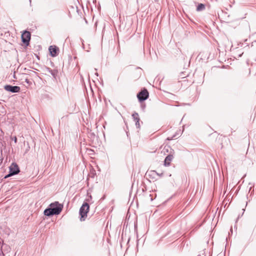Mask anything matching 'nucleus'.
Instances as JSON below:
<instances>
[{"label":"nucleus","mask_w":256,"mask_h":256,"mask_svg":"<svg viewBox=\"0 0 256 256\" xmlns=\"http://www.w3.org/2000/svg\"><path fill=\"white\" fill-rule=\"evenodd\" d=\"M164 149H166V150H168V147H167V148H166V146H165V147H164Z\"/></svg>","instance_id":"15"},{"label":"nucleus","mask_w":256,"mask_h":256,"mask_svg":"<svg viewBox=\"0 0 256 256\" xmlns=\"http://www.w3.org/2000/svg\"><path fill=\"white\" fill-rule=\"evenodd\" d=\"M14 141L15 143H16V142H17V138H16V137H14Z\"/></svg>","instance_id":"14"},{"label":"nucleus","mask_w":256,"mask_h":256,"mask_svg":"<svg viewBox=\"0 0 256 256\" xmlns=\"http://www.w3.org/2000/svg\"><path fill=\"white\" fill-rule=\"evenodd\" d=\"M132 116L134 120L136 122V126L138 128H139L140 126V123H139L140 119L139 118L138 114L137 112H134L132 114Z\"/></svg>","instance_id":"7"},{"label":"nucleus","mask_w":256,"mask_h":256,"mask_svg":"<svg viewBox=\"0 0 256 256\" xmlns=\"http://www.w3.org/2000/svg\"><path fill=\"white\" fill-rule=\"evenodd\" d=\"M174 156L172 154H168L166 156L164 161V165L165 166H169Z\"/></svg>","instance_id":"8"},{"label":"nucleus","mask_w":256,"mask_h":256,"mask_svg":"<svg viewBox=\"0 0 256 256\" xmlns=\"http://www.w3.org/2000/svg\"><path fill=\"white\" fill-rule=\"evenodd\" d=\"M4 88L5 90L12 92H18L20 91V87L18 86H12L10 85H6L4 86Z\"/></svg>","instance_id":"6"},{"label":"nucleus","mask_w":256,"mask_h":256,"mask_svg":"<svg viewBox=\"0 0 256 256\" xmlns=\"http://www.w3.org/2000/svg\"><path fill=\"white\" fill-rule=\"evenodd\" d=\"M20 170L18 167V166L15 163H12L10 166L9 174L8 175L6 176L4 178H7L13 175L16 174H18Z\"/></svg>","instance_id":"3"},{"label":"nucleus","mask_w":256,"mask_h":256,"mask_svg":"<svg viewBox=\"0 0 256 256\" xmlns=\"http://www.w3.org/2000/svg\"><path fill=\"white\" fill-rule=\"evenodd\" d=\"M137 97L140 102L145 100L148 97V92L146 89H144L138 94Z\"/></svg>","instance_id":"4"},{"label":"nucleus","mask_w":256,"mask_h":256,"mask_svg":"<svg viewBox=\"0 0 256 256\" xmlns=\"http://www.w3.org/2000/svg\"><path fill=\"white\" fill-rule=\"evenodd\" d=\"M44 214L46 216H50L54 214L50 208L46 209L44 210Z\"/></svg>","instance_id":"10"},{"label":"nucleus","mask_w":256,"mask_h":256,"mask_svg":"<svg viewBox=\"0 0 256 256\" xmlns=\"http://www.w3.org/2000/svg\"><path fill=\"white\" fill-rule=\"evenodd\" d=\"M89 205L88 203L83 204L80 209V220L84 221L87 216V213L89 210Z\"/></svg>","instance_id":"1"},{"label":"nucleus","mask_w":256,"mask_h":256,"mask_svg":"<svg viewBox=\"0 0 256 256\" xmlns=\"http://www.w3.org/2000/svg\"><path fill=\"white\" fill-rule=\"evenodd\" d=\"M96 76H98V74L97 72L96 73Z\"/></svg>","instance_id":"17"},{"label":"nucleus","mask_w":256,"mask_h":256,"mask_svg":"<svg viewBox=\"0 0 256 256\" xmlns=\"http://www.w3.org/2000/svg\"><path fill=\"white\" fill-rule=\"evenodd\" d=\"M50 207L52 210L54 214H59L61 212L62 208V206L57 202L52 203L50 205Z\"/></svg>","instance_id":"2"},{"label":"nucleus","mask_w":256,"mask_h":256,"mask_svg":"<svg viewBox=\"0 0 256 256\" xmlns=\"http://www.w3.org/2000/svg\"><path fill=\"white\" fill-rule=\"evenodd\" d=\"M26 82H27V83H28V81L27 79L26 80Z\"/></svg>","instance_id":"16"},{"label":"nucleus","mask_w":256,"mask_h":256,"mask_svg":"<svg viewBox=\"0 0 256 256\" xmlns=\"http://www.w3.org/2000/svg\"><path fill=\"white\" fill-rule=\"evenodd\" d=\"M48 70L49 72L54 76L55 77L56 75L57 72L56 70H50V68L48 69Z\"/></svg>","instance_id":"12"},{"label":"nucleus","mask_w":256,"mask_h":256,"mask_svg":"<svg viewBox=\"0 0 256 256\" xmlns=\"http://www.w3.org/2000/svg\"><path fill=\"white\" fill-rule=\"evenodd\" d=\"M49 51L52 56L54 57L57 55L58 49L56 46H50Z\"/></svg>","instance_id":"9"},{"label":"nucleus","mask_w":256,"mask_h":256,"mask_svg":"<svg viewBox=\"0 0 256 256\" xmlns=\"http://www.w3.org/2000/svg\"><path fill=\"white\" fill-rule=\"evenodd\" d=\"M30 39V33L28 31L24 32L22 34V42L28 45L29 44V41Z\"/></svg>","instance_id":"5"},{"label":"nucleus","mask_w":256,"mask_h":256,"mask_svg":"<svg viewBox=\"0 0 256 256\" xmlns=\"http://www.w3.org/2000/svg\"><path fill=\"white\" fill-rule=\"evenodd\" d=\"M204 6L203 4H200L198 5L196 10H197L200 11V10H204Z\"/></svg>","instance_id":"11"},{"label":"nucleus","mask_w":256,"mask_h":256,"mask_svg":"<svg viewBox=\"0 0 256 256\" xmlns=\"http://www.w3.org/2000/svg\"><path fill=\"white\" fill-rule=\"evenodd\" d=\"M154 172H156L158 176H162L163 175V174L162 173H161V174H158V172H156L155 171H154Z\"/></svg>","instance_id":"13"}]
</instances>
